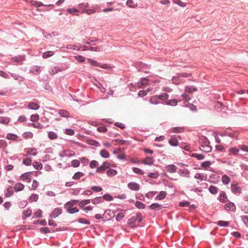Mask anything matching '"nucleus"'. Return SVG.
Masks as SVG:
<instances>
[{"mask_svg":"<svg viewBox=\"0 0 248 248\" xmlns=\"http://www.w3.org/2000/svg\"><path fill=\"white\" fill-rule=\"evenodd\" d=\"M62 209L60 208H55L49 214V217L51 219H55L62 214Z\"/></svg>","mask_w":248,"mask_h":248,"instance_id":"1","label":"nucleus"},{"mask_svg":"<svg viewBox=\"0 0 248 248\" xmlns=\"http://www.w3.org/2000/svg\"><path fill=\"white\" fill-rule=\"evenodd\" d=\"M148 82L149 79L148 78H142L137 83H131V85L132 87H135L137 85L139 87H141L142 86L148 84Z\"/></svg>","mask_w":248,"mask_h":248,"instance_id":"2","label":"nucleus"},{"mask_svg":"<svg viewBox=\"0 0 248 248\" xmlns=\"http://www.w3.org/2000/svg\"><path fill=\"white\" fill-rule=\"evenodd\" d=\"M111 210L110 209L106 210L103 215V221L105 222L107 221L110 220L112 218L114 217L115 216L114 213H113V216H111L110 214Z\"/></svg>","mask_w":248,"mask_h":248,"instance_id":"3","label":"nucleus"},{"mask_svg":"<svg viewBox=\"0 0 248 248\" xmlns=\"http://www.w3.org/2000/svg\"><path fill=\"white\" fill-rule=\"evenodd\" d=\"M178 139H180L179 136H172L169 140V144L172 146H177L178 145Z\"/></svg>","mask_w":248,"mask_h":248,"instance_id":"4","label":"nucleus"},{"mask_svg":"<svg viewBox=\"0 0 248 248\" xmlns=\"http://www.w3.org/2000/svg\"><path fill=\"white\" fill-rule=\"evenodd\" d=\"M31 5L34 6L36 7H39L41 6H46V7H51L52 8V7H54V5L52 4L46 5V4H43L42 2L34 0H31Z\"/></svg>","mask_w":248,"mask_h":248,"instance_id":"5","label":"nucleus"},{"mask_svg":"<svg viewBox=\"0 0 248 248\" xmlns=\"http://www.w3.org/2000/svg\"><path fill=\"white\" fill-rule=\"evenodd\" d=\"M169 94L166 93H162L161 94L158 95H156V103L155 104L157 105L159 103H161L157 99L161 100L162 101H164L165 100L169 98Z\"/></svg>","mask_w":248,"mask_h":248,"instance_id":"6","label":"nucleus"},{"mask_svg":"<svg viewBox=\"0 0 248 248\" xmlns=\"http://www.w3.org/2000/svg\"><path fill=\"white\" fill-rule=\"evenodd\" d=\"M78 202L79 200H72L70 201H68L64 204V208L65 209H67L68 208H72L74 205H76Z\"/></svg>","mask_w":248,"mask_h":248,"instance_id":"7","label":"nucleus"},{"mask_svg":"<svg viewBox=\"0 0 248 248\" xmlns=\"http://www.w3.org/2000/svg\"><path fill=\"white\" fill-rule=\"evenodd\" d=\"M224 208L228 211H234L236 209L235 204L231 202L224 205Z\"/></svg>","mask_w":248,"mask_h":248,"instance_id":"8","label":"nucleus"},{"mask_svg":"<svg viewBox=\"0 0 248 248\" xmlns=\"http://www.w3.org/2000/svg\"><path fill=\"white\" fill-rule=\"evenodd\" d=\"M178 174L182 177L188 178L189 177V171L187 169H180L177 171Z\"/></svg>","mask_w":248,"mask_h":248,"instance_id":"9","label":"nucleus"},{"mask_svg":"<svg viewBox=\"0 0 248 248\" xmlns=\"http://www.w3.org/2000/svg\"><path fill=\"white\" fill-rule=\"evenodd\" d=\"M128 187L131 190L134 191H137L140 189V185L135 182H130L128 183Z\"/></svg>","mask_w":248,"mask_h":248,"instance_id":"10","label":"nucleus"},{"mask_svg":"<svg viewBox=\"0 0 248 248\" xmlns=\"http://www.w3.org/2000/svg\"><path fill=\"white\" fill-rule=\"evenodd\" d=\"M232 191L233 193H240L241 188L237 184H232L231 185Z\"/></svg>","mask_w":248,"mask_h":248,"instance_id":"11","label":"nucleus"},{"mask_svg":"<svg viewBox=\"0 0 248 248\" xmlns=\"http://www.w3.org/2000/svg\"><path fill=\"white\" fill-rule=\"evenodd\" d=\"M166 169L168 172L175 173L177 171V167L173 164H169L166 167Z\"/></svg>","mask_w":248,"mask_h":248,"instance_id":"12","label":"nucleus"},{"mask_svg":"<svg viewBox=\"0 0 248 248\" xmlns=\"http://www.w3.org/2000/svg\"><path fill=\"white\" fill-rule=\"evenodd\" d=\"M147 67H148L147 64L141 62H139L136 64V68L139 71H143L144 68H146Z\"/></svg>","mask_w":248,"mask_h":248,"instance_id":"13","label":"nucleus"},{"mask_svg":"<svg viewBox=\"0 0 248 248\" xmlns=\"http://www.w3.org/2000/svg\"><path fill=\"white\" fill-rule=\"evenodd\" d=\"M154 162V160L153 158L147 156L145 158L142 160H141V163L145 165H151L153 164Z\"/></svg>","mask_w":248,"mask_h":248,"instance_id":"14","label":"nucleus"},{"mask_svg":"<svg viewBox=\"0 0 248 248\" xmlns=\"http://www.w3.org/2000/svg\"><path fill=\"white\" fill-rule=\"evenodd\" d=\"M58 113L61 117L63 118H68L71 117L69 112L64 109H60Z\"/></svg>","mask_w":248,"mask_h":248,"instance_id":"15","label":"nucleus"},{"mask_svg":"<svg viewBox=\"0 0 248 248\" xmlns=\"http://www.w3.org/2000/svg\"><path fill=\"white\" fill-rule=\"evenodd\" d=\"M218 199L222 202H225L228 201L226 193L224 191H221L220 193Z\"/></svg>","mask_w":248,"mask_h":248,"instance_id":"16","label":"nucleus"},{"mask_svg":"<svg viewBox=\"0 0 248 248\" xmlns=\"http://www.w3.org/2000/svg\"><path fill=\"white\" fill-rule=\"evenodd\" d=\"M40 66H33L30 69V72L34 75H37L40 73Z\"/></svg>","mask_w":248,"mask_h":248,"instance_id":"17","label":"nucleus"},{"mask_svg":"<svg viewBox=\"0 0 248 248\" xmlns=\"http://www.w3.org/2000/svg\"><path fill=\"white\" fill-rule=\"evenodd\" d=\"M28 107L29 109L32 110H37L40 108V106L33 102H30Z\"/></svg>","mask_w":248,"mask_h":248,"instance_id":"18","label":"nucleus"},{"mask_svg":"<svg viewBox=\"0 0 248 248\" xmlns=\"http://www.w3.org/2000/svg\"><path fill=\"white\" fill-rule=\"evenodd\" d=\"M194 178L196 179H199L201 181H206L207 179V176L206 175L199 173H196L194 176Z\"/></svg>","mask_w":248,"mask_h":248,"instance_id":"19","label":"nucleus"},{"mask_svg":"<svg viewBox=\"0 0 248 248\" xmlns=\"http://www.w3.org/2000/svg\"><path fill=\"white\" fill-rule=\"evenodd\" d=\"M14 188L16 192L20 191L24 188V185L20 183H17L14 186Z\"/></svg>","mask_w":248,"mask_h":248,"instance_id":"20","label":"nucleus"},{"mask_svg":"<svg viewBox=\"0 0 248 248\" xmlns=\"http://www.w3.org/2000/svg\"><path fill=\"white\" fill-rule=\"evenodd\" d=\"M23 60H24V58L22 55H18L12 58V61L17 63L23 61Z\"/></svg>","mask_w":248,"mask_h":248,"instance_id":"21","label":"nucleus"},{"mask_svg":"<svg viewBox=\"0 0 248 248\" xmlns=\"http://www.w3.org/2000/svg\"><path fill=\"white\" fill-rule=\"evenodd\" d=\"M91 202V200L90 199H87V200H82L81 201H79L78 202V206L81 209H83L84 206L90 203Z\"/></svg>","mask_w":248,"mask_h":248,"instance_id":"22","label":"nucleus"},{"mask_svg":"<svg viewBox=\"0 0 248 248\" xmlns=\"http://www.w3.org/2000/svg\"><path fill=\"white\" fill-rule=\"evenodd\" d=\"M182 79L180 76H179V73L172 78V81L175 84H179L182 81Z\"/></svg>","mask_w":248,"mask_h":248,"instance_id":"23","label":"nucleus"},{"mask_svg":"<svg viewBox=\"0 0 248 248\" xmlns=\"http://www.w3.org/2000/svg\"><path fill=\"white\" fill-rule=\"evenodd\" d=\"M178 101L175 99L168 100L164 102V104L169 106H175L177 105Z\"/></svg>","mask_w":248,"mask_h":248,"instance_id":"24","label":"nucleus"},{"mask_svg":"<svg viewBox=\"0 0 248 248\" xmlns=\"http://www.w3.org/2000/svg\"><path fill=\"white\" fill-rule=\"evenodd\" d=\"M117 173L118 171L116 170L113 169H109L107 171V175L109 177L114 176L117 175Z\"/></svg>","mask_w":248,"mask_h":248,"instance_id":"25","label":"nucleus"},{"mask_svg":"<svg viewBox=\"0 0 248 248\" xmlns=\"http://www.w3.org/2000/svg\"><path fill=\"white\" fill-rule=\"evenodd\" d=\"M95 12V10L92 7L91 8H87V9H83L81 13L82 14L85 13L88 15H91L93 13H94Z\"/></svg>","mask_w":248,"mask_h":248,"instance_id":"26","label":"nucleus"},{"mask_svg":"<svg viewBox=\"0 0 248 248\" xmlns=\"http://www.w3.org/2000/svg\"><path fill=\"white\" fill-rule=\"evenodd\" d=\"M99 154L104 158H108L109 157V153L105 149L101 150Z\"/></svg>","mask_w":248,"mask_h":248,"instance_id":"27","label":"nucleus"},{"mask_svg":"<svg viewBox=\"0 0 248 248\" xmlns=\"http://www.w3.org/2000/svg\"><path fill=\"white\" fill-rule=\"evenodd\" d=\"M31 173L32 172L31 171H28L23 173L20 176L21 179L23 181H25V180L29 179L31 177Z\"/></svg>","mask_w":248,"mask_h":248,"instance_id":"28","label":"nucleus"},{"mask_svg":"<svg viewBox=\"0 0 248 248\" xmlns=\"http://www.w3.org/2000/svg\"><path fill=\"white\" fill-rule=\"evenodd\" d=\"M106 164L105 162H103L100 166L97 167L96 170V172L97 173H104L106 170L105 167Z\"/></svg>","mask_w":248,"mask_h":248,"instance_id":"29","label":"nucleus"},{"mask_svg":"<svg viewBox=\"0 0 248 248\" xmlns=\"http://www.w3.org/2000/svg\"><path fill=\"white\" fill-rule=\"evenodd\" d=\"M32 166L35 170H40L42 169V168H43V165H42V163H41L39 162L36 161H35L33 162Z\"/></svg>","mask_w":248,"mask_h":248,"instance_id":"30","label":"nucleus"},{"mask_svg":"<svg viewBox=\"0 0 248 248\" xmlns=\"http://www.w3.org/2000/svg\"><path fill=\"white\" fill-rule=\"evenodd\" d=\"M67 12L69 14H74L76 16L79 15L78 10L75 8H68L67 9Z\"/></svg>","mask_w":248,"mask_h":248,"instance_id":"31","label":"nucleus"},{"mask_svg":"<svg viewBox=\"0 0 248 248\" xmlns=\"http://www.w3.org/2000/svg\"><path fill=\"white\" fill-rule=\"evenodd\" d=\"M230 177L227 175H224L222 176L221 181L222 183L224 185H228L229 184L230 182Z\"/></svg>","mask_w":248,"mask_h":248,"instance_id":"32","label":"nucleus"},{"mask_svg":"<svg viewBox=\"0 0 248 248\" xmlns=\"http://www.w3.org/2000/svg\"><path fill=\"white\" fill-rule=\"evenodd\" d=\"M66 211L68 213H69L70 214H73L78 212L79 209L76 207H72V208H68L66 209Z\"/></svg>","mask_w":248,"mask_h":248,"instance_id":"33","label":"nucleus"},{"mask_svg":"<svg viewBox=\"0 0 248 248\" xmlns=\"http://www.w3.org/2000/svg\"><path fill=\"white\" fill-rule=\"evenodd\" d=\"M102 200L108 202L111 201L113 200V197L108 193L105 194L102 197Z\"/></svg>","mask_w":248,"mask_h":248,"instance_id":"34","label":"nucleus"},{"mask_svg":"<svg viewBox=\"0 0 248 248\" xmlns=\"http://www.w3.org/2000/svg\"><path fill=\"white\" fill-rule=\"evenodd\" d=\"M167 195V192L164 191H161L156 196V199L162 200L164 199Z\"/></svg>","mask_w":248,"mask_h":248,"instance_id":"35","label":"nucleus"},{"mask_svg":"<svg viewBox=\"0 0 248 248\" xmlns=\"http://www.w3.org/2000/svg\"><path fill=\"white\" fill-rule=\"evenodd\" d=\"M54 54V51H48L43 53L42 57L44 59H47Z\"/></svg>","mask_w":248,"mask_h":248,"instance_id":"36","label":"nucleus"},{"mask_svg":"<svg viewBox=\"0 0 248 248\" xmlns=\"http://www.w3.org/2000/svg\"><path fill=\"white\" fill-rule=\"evenodd\" d=\"M48 137L50 140H53L57 139L58 135L55 132L49 131L48 133Z\"/></svg>","mask_w":248,"mask_h":248,"instance_id":"37","label":"nucleus"},{"mask_svg":"<svg viewBox=\"0 0 248 248\" xmlns=\"http://www.w3.org/2000/svg\"><path fill=\"white\" fill-rule=\"evenodd\" d=\"M38 200V195L36 194H32L29 198V202H37Z\"/></svg>","mask_w":248,"mask_h":248,"instance_id":"38","label":"nucleus"},{"mask_svg":"<svg viewBox=\"0 0 248 248\" xmlns=\"http://www.w3.org/2000/svg\"><path fill=\"white\" fill-rule=\"evenodd\" d=\"M22 137L24 139H31L33 137V134L30 131L25 132L22 134Z\"/></svg>","mask_w":248,"mask_h":248,"instance_id":"39","label":"nucleus"},{"mask_svg":"<svg viewBox=\"0 0 248 248\" xmlns=\"http://www.w3.org/2000/svg\"><path fill=\"white\" fill-rule=\"evenodd\" d=\"M13 186H9L7 188V193L5 194V196L6 197H9L11 196H12L14 194V191L12 190Z\"/></svg>","mask_w":248,"mask_h":248,"instance_id":"40","label":"nucleus"},{"mask_svg":"<svg viewBox=\"0 0 248 248\" xmlns=\"http://www.w3.org/2000/svg\"><path fill=\"white\" fill-rule=\"evenodd\" d=\"M84 175V173L82 172L78 171L74 173V175L72 177V178L75 180H78L81 177L83 176Z\"/></svg>","mask_w":248,"mask_h":248,"instance_id":"41","label":"nucleus"},{"mask_svg":"<svg viewBox=\"0 0 248 248\" xmlns=\"http://www.w3.org/2000/svg\"><path fill=\"white\" fill-rule=\"evenodd\" d=\"M218 188L214 186H211L208 188L209 192L212 194H216L218 192Z\"/></svg>","mask_w":248,"mask_h":248,"instance_id":"42","label":"nucleus"},{"mask_svg":"<svg viewBox=\"0 0 248 248\" xmlns=\"http://www.w3.org/2000/svg\"><path fill=\"white\" fill-rule=\"evenodd\" d=\"M103 202L102 197H97L92 200V202L93 204L102 203Z\"/></svg>","mask_w":248,"mask_h":248,"instance_id":"43","label":"nucleus"},{"mask_svg":"<svg viewBox=\"0 0 248 248\" xmlns=\"http://www.w3.org/2000/svg\"><path fill=\"white\" fill-rule=\"evenodd\" d=\"M9 118L5 117H0V123L4 124H7L9 123Z\"/></svg>","mask_w":248,"mask_h":248,"instance_id":"44","label":"nucleus"},{"mask_svg":"<svg viewBox=\"0 0 248 248\" xmlns=\"http://www.w3.org/2000/svg\"><path fill=\"white\" fill-rule=\"evenodd\" d=\"M77 221L79 223L86 225H89L90 224V221L89 220L83 218H79L77 220Z\"/></svg>","mask_w":248,"mask_h":248,"instance_id":"45","label":"nucleus"},{"mask_svg":"<svg viewBox=\"0 0 248 248\" xmlns=\"http://www.w3.org/2000/svg\"><path fill=\"white\" fill-rule=\"evenodd\" d=\"M150 89L148 88L146 91L145 90H141L139 91L138 93V96L140 97H143L146 96L147 94V92H149Z\"/></svg>","mask_w":248,"mask_h":248,"instance_id":"46","label":"nucleus"},{"mask_svg":"<svg viewBox=\"0 0 248 248\" xmlns=\"http://www.w3.org/2000/svg\"><path fill=\"white\" fill-rule=\"evenodd\" d=\"M88 143L89 145H93L95 147H98L99 146V143L95 140H88Z\"/></svg>","mask_w":248,"mask_h":248,"instance_id":"47","label":"nucleus"},{"mask_svg":"<svg viewBox=\"0 0 248 248\" xmlns=\"http://www.w3.org/2000/svg\"><path fill=\"white\" fill-rule=\"evenodd\" d=\"M191 156L193 157L197 158L198 160H202L204 158V155L203 154H198L196 153H193Z\"/></svg>","mask_w":248,"mask_h":248,"instance_id":"48","label":"nucleus"},{"mask_svg":"<svg viewBox=\"0 0 248 248\" xmlns=\"http://www.w3.org/2000/svg\"><path fill=\"white\" fill-rule=\"evenodd\" d=\"M39 232L41 233L46 234L50 232V230L49 228L46 227H42L39 229Z\"/></svg>","mask_w":248,"mask_h":248,"instance_id":"49","label":"nucleus"},{"mask_svg":"<svg viewBox=\"0 0 248 248\" xmlns=\"http://www.w3.org/2000/svg\"><path fill=\"white\" fill-rule=\"evenodd\" d=\"M197 90V89L194 86H186L185 88L186 92L189 93L196 91Z\"/></svg>","mask_w":248,"mask_h":248,"instance_id":"50","label":"nucleus"},{"mask_svg":"<svg viewBox=\"0 0 248 248\" xmlns=\"http://www.w3.org/2000/svg\"><path fill=\"white\" fill-rule=\"evenodd\" d=\"M217 224L220 227H227L229 223L228 221L220 220L217 222Z\"/></svg>","mask_w":248,"mask_h":248,"instance_id":"51","label":"nucleus"},{"mask_svg":"<svg viewBox=\"0 0 248 248\" xmlns=\"http://www.w3.org/2000/svg\"><path fill=\"white\" fill-rule=\"evenodd\" d=\"M136 207L140 209H143L145 208V204L140 201H137L135 203Z\"/></svg>","mask_w":248,"mask_h":248,"instance_id":"52","label":"nucleus"},{"mask_svg":"<svg viewBox=\"0 0 248 248\" xmlns=\"http://www.w3.org/2000/svg\"><path fill=\"white\" fill-rule=\"evenodd\" d=\"M11 75L16 80H19L20 81H23V79H24L22 77H21L16 74L11 73Z\"/></svg>","mask_w":248,"mask_h":248,"instance_id":"53","label":"nucleus"},{"mask_svg":"<svg viewBox=\"0 0 248 248\" xmlns=\"http://www.w3.org/2000/svg\"><path fill=\"white\" fill-rule=\"evenodd\" d=\"M98 162L95 160H92L89 164V166L92 169L95 168L98 165Z\"/></svg>","mask_w":248,"mask_h":248,"instance_id":"54","label":"nucleus"},{"mask_svg":"<svg viewBox=\"0 0 248 248\" xmlns=\"http://www.w3.org/2000/svg\"><path fill=\"white\" fill-rule=\"evenodd\" d=\"M202 149H201V150L205 152H210L212 150L211 146L208 145H202Z\"/></svg>","mask_w":248,"mask_h":248,"instance_id":"55","label":"nucleus"},{"mask_svg":"<svg viewBox=\"0 0 248 248\" xmlns=\"http://www.w3.org/2000/svg\"><path fill=\"white\" fill-rule=\"evenodd\" d=\"M39 119V115L38 114H32L30 117V120L31 122H37Z\"/></svg>","mask_w":248,"mask_h":248,"instance_id":"56","label":"nucleus"},{"mask_svg":"<svg viewBox=\"0 0 248 248\" xmlns=\"http://www.w3.org/2000/svg\"><path fill=\"white\" fill-rule=\"evenodd\" d=\"M137 220V217H135V216H132L127 221L128 225H133Z\"/></svg>","mask_w":248,"mask_h":248,"instance_id":"57","label":"nucleus"},{"mask_svg":"<svg viewBox=\"0 0 248 248\" xmlns=\"http://www.w3.org/2000/svg\"><path fill=\"white\" fill-rule=\"evenodd\" d=\"M89 62H90L92 65L98 66L99 67L100 65V63L94 60L91 58H89L88 59Z\"/></svg>","mask_w":248,"mask_h":248,"instance_id":"58","label":"nucleus"},{"mask_svg":"<svg viewBox=\"0 0 248 248\" xmlns=\"http://www.w3.org/2000/svg\"><path fill=\"white\" fill-rule=\"evenodd\" d=\"M103 49L102 47L99 46V47H93V46H89V50L92 51H101Z\"/></svg>","mask_w":248,"mask_h":248,"instance_id":"59","label":"nucleus"},{"mask_svg":"<svg viewBox=\"0 0 248 248\" xmlns=\"http://www.w3.org/2000/svg\"><path fill=\"white\" fill-rule=\"evenodd\" d=\"M91 190L95 192H99L101 191L103 189L101 187L99 186H92L91 188Z\"/></svg>","mask_w":248,"mask_h":248,"instance_id":"60","label":"nucleus"},{"mask_svg":"<svg viewBox=\"0 0 248 248\" xmlns=\"http://www.w3.org/2000/svg\"><path fill=\"white\" fill-rule=\"evenodd\" d=\"M184 130V127H173L172 128V131L174 133H180L182 132Z\"/></svg>","mask_w":248,"mask_h":248,"instance_id":"61","label":"nucleus"},{"mask_svg":"<svg viewBox=\"0 0 248 248\" xmlns=\"http://www.w3.org/2000/svg\"><path fill=\"white\" fill-rule=\"evenodd\" d=\"M80 165V162L77 159H74L71 161V166L74 168L78 167Z\"/></svg>","mask_w":248,"mask_h":248,"instance_id":"62","label":"nucleus"},{"mask_svg":"<svg viewBox=\"0 0 248 248\" xmlns=\"http://www.w3.org/2000/svg\"><path fill=\"white\" fill-rule=\"evenodd\" d=\"M31 159L30 158H27L23 160V164L25 166H28L31 165Z\"/></svg>","mask_w":248,"mask_h":248,"instance_id":"63","label":"nucleus"},{"mask_svg":"<svg viewBox=\"0 0 248 248\" xmlns=\"http://www.w3.org/2000/svg\"><path fill=\"white\" fill-rule=\"evenodd\" d=\"M97 131L99 132H106L107 131V128L104 125L99 126L97 128Z\"/></svg>","mask_w":248,"mask_h":248,"instance_id":"64","label":"nucleus"}]
</instances>
